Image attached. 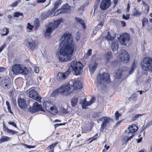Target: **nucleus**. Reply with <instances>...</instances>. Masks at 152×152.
Here are the masks:
<instances>
[{"instance_id": "20", "label": "nucleus", "mask_w": 152, "mask_h": 152, "mask_svg": "<svg viewBox=\"0 0 152 152\" xmlns=\"http://www.w3.org/2000/svg\"><path fill=\"white\" fill-rule=\"evenodd\" d=\"M95 100V97H92L89 102H88L86 101V99L85 98L82 102H80L82 104V107L84 109L86 108L87 106L91 105V104L94 103Z\"/></svg>"}, {"instance_id": "9", "label": "nucleus", "mask_w": 152, "mask_h": 152, "mask_svg": "<svg viewBox=\"0 0 152 152\" xmlns=\"http://www.w3.org/2000/svg\"><path fill=\"white\" fill-rule=\"evenodd\" d=\"M72 86L69 84H64L61 87L59 88L60 94L65 95H68L72 92Z\"/></svg>"}, {"instance_id": "21", "label": "nucleus", "mask_w": 152, "mask_h": 152, "mask_svg": "<svg viewBox=\"0 0 152 152\" xmlns=\"http://www.w3.org/2000/svg\"><path fill=\"white\" fill-rule=\"evenodd\" d=\"M26 46L28 48L33 50L35 49L36 45L34 41L31 38H29L26 44Z\"/></svg>"}, {"instance_id": "62", "label": "nucleus", "mask_w": 152, "mask_h": 152, "mask_svg": "<svg viewBox=\"0 0 152 152\" xmlns=\"http://www.w3.org/2000/svg\"><path fill=\"white\" fill-rule=\"evenodd\" d=\"M129 8H130L129 5V4L128 3L127 4V8L126 9V10L128 12L129 11Z\"/></svg>"}, {"instance_id": "23", "label": "nucleus", "mask_w": 152, "mask_h": 152, "mask_svg": "<svg viewBox=\"0 0 152 152\" xmlns=\"http://www.w3.org/2000/svg\"><path fill=\"white\" fill-rule=\"evenodd\" d=\"M98 66V64L96 61H92L89 66L90 71L93 72L94 71Z\"/></svg>"}, {"instance_id": "31", "label": "nucleus", "mask_w": 152, "mask_h": 152, "mask_svg": "<svg viewBox=\"0 0 152 152\" xmlns=\"http://www.w3.org/2000/svg\"><path fill=\"white\" fill-rule=\"evenodd\" d=\"M91 130L89 126H84L82 127V132L86 133L89 132Z\"/></svg>"}, {"instance_id": "6", "label": "nucleus", "mask_w": 152, "mask_h": 152, "mask_svg": "<svg viewBox=\"0 0 152 152\" xmlns=\"http://www.w3.org/2000/svg\"><path fill=\"white\" fill-rule=\"evenodd\" d=\"M109 75L106 73H104L101 75H98L97 79V85L98 87L101 84H105L110 82Z\"/></svg>"}, {"instance_id": "56", "label": "nucleus", "mask_w": 152, "mask_h": 152, "mask_svg": "<svg viewBox=\"0 0 152 152\" xmlns=\"http://www.w3.org/2000/svg\"><path fill=\"white\" fill-rule=\"evenodd\" d=\"M92 50L91 49L89 50L87 52V55L88 56H90L91 55Z\"/></svg>"}, {"instance_id": "2", "label": "nucleus", "mask_w": 152, "mask_h": 152, "mask_svg": "<svg viewBox=\"0 0 152 152\" xmlns=\"http://www.w3.org/2000/svg\"><path fill=\"white\" fill-rule=\"evenodd\" d=\"M63 22L62 19H58L54 20L49 24V27L47 28L45 32V36L47 39H49L51 33L53 31L57 28L59 24Z\"/></svg>"}, {"instance_id": "64", "label": "nucleus", "mask_w": 152, "mask_h": 152, "mask_svg": "<svg viewBox=\"0 0 152 152\" xmlns=\"http://www.w3.org/2000/svg\"><path fill=\"white\" fill-rule=\"evenodd\" d=\"M139 152H147L146 150H141L139 151Z\"/></svg>"}, {"instance_id": "30", "label": "nucleus", "mask_w": 152, "mask_h": 152, "mask_svg": "<svg viewBox=\"0 0 152 152\" xmlns=\"http://www.w3.org/2000/svg\"><path fill=\"white\" fill-rule=\"evenodd\" d=\"M10 138L6 136H3L0 139V143L3 142L8 141L10 140Z\"/></svg>"}, {"instance_id": "24", "label": "nucleus", "mask_w": 152, "mask_h": 152, "mask_svg": "<svg viewBox=\"0 0 152 152\" xmlns=\"http://www.w3.org/2000/svg\"><path fill=\"white\" fill-rule=\"evenodd\" d=\"M115 37V32L113 31L110 30L108 32L106 38L108 40H112L114 39Z\"/></svg>"}, {"instance_id": "47", "label": "nucleus", "mask_w": 152, "mask_h": 152, "mask_svg": "<svg viewBox=\"0 0 152 152\" xmlns=\"http://www.w3.org/2000/svg\"><path fill=\"white\" fill-rule=\"evenodd\" d=\"M147 20L146 18H143L142 20V23L143 26H144L145 25L147 24Z\"/></svg>"}, {"instance_id": "10", "label": "nucleus", "mask_w": 152, "mask_h": 152, "mask_svg": "<svg viewBox=\"0 0 152 152\" xmlns=\"http://www.w3.org/2000/svg\"><path fill=\"white\" fill-rule=\"evenodd\" d=\"M118 57L121 62L124 63H127L129 61L128 53L124 50H122L120 51Z\"/></svg>"}, {"instance_id": "54", "label": "nucleus", "mask_w": 152, "mask_h": 152, "mask_svg": "<svg viewBox=\"0 0 152 152\" xmlns=\"http://www.w3.org/2000/svg\"><path fill=\"white\" fill-rule=\"evenodd\" d=\"M56 143L52 144L51 145H50V146H48V148L50 149H52L54 148V147L56 145Z\"/></svg>"}, {"instance_id": "43", "label": "nucleus", "mask_w": 152, "mask_h": 152, "mask_svg": "<svg viewBox=\"0 0 152 152\" xmlns=\"http://www.w3.org/2000/svg\"><path fill=\"white\" fill-rule=\"evenodd\" d=\"M56 10H53V9L52 10H48L47 12L48 17L51 16L54 13Z\"/></svg>"}, {"instance_id": "61", "label": "nucleus", "mask_w": 152, "mask_h": 152, "mask_svg": "<svg viewBox=\"0 0 152 152\" xmlns=\"http://www.w3.org/2000/svg\"><path fill=\"white\" fill-rule=\"evenodd\" d=\"M134 97V95H132L130 97H129V100H132L133 99V98Z\"/></svg>"}, {"instance_id": "4", "label": "nucleus", "mask_w": 152, "mask_h": 152, "mask_svg": "<svg viewBox=\"0 0 152 152\" xmlns=\"http://www.w3.org/2000/svg\"><path fill=\"white\" fill-rule=\"evenodd\" d=\"M12 71L13 74L26 75L28 73V68L23 65L16 64L13 65L12 67Z\"/></svg>"}, {"instance_id": "36", "label": "nucleus", "mask_w": 152, "mask_h": 152, "mask_svg": "<svg viewBox=\"0 0 152 152\" xmlns=\"http://www.w3.org/2000/svg\"><path fill=\"white\" fill-rule=\"evenodd\" d=\"M60 111L64 114L67 113L69 112L67 110V108H65L63 107H61L60 109Z\"/></svg>"}, {"instance_id": "46", "label": "nucleus", "mask_w": 152, "mask_h": 152, "mask_svg": "<svg viewBox=\"0 0 152 152\" xmlns=\"http://www.w3.org/2000/svg\"><path fill=\"white\" fill-rule=\"evenodd\" d=\"M122 18L123 19L126 20H128L129 18V15L126 14V15H123Z\"/></svg>"}, {"instance_id": "55", "label": "nucleus", "mask_w": 152, "mask_h": 152, "mask_svg": "<svg viewBox=\"0 0 152 152\" xmlns=\"http://www.w3.org/2000/svg\"><path fill=\"white\" fill-rule=\"evenodd\" d=\"M8 124L11 125H12L14 126L15 127H17V125L16 124H15V122H8Z\"/></svg>"}, {"instance_id": "17", "label": "nucleus", "mask_w": 152, "mask_h": 152, "mask_svg": "<svg viewBox=\"0 0 152 152\" xmlns=\"http://www.w3.org/2000/svg\"><path fill=\"white\" fill-rule=\"evenodd\" d=\"M110 120V118L106 116L103 117L100 119V121L102 122L100 129L101 131H103L106 128L107 124L109 123Z\"/></svg>"}, {"instance_id": "29", "label": "nucleus", "mask_w": 152, "mask_h": 152, "mask_svg": "<svg viewBox=\"0 0 152 152\" xmlns=\"http://www.w3.org/2000/svg\"><path fill=\"white\" fill-rule=\"evenodd\" d=\"M75 20L77 22L80 23L82 25L84 29L86 28V26L84 23V21L81 19L79 18H76Z\"/></svg>"}, {"instance_id": "12", "label": "nucleus", "mask_w": 152, "mask_h": 152, "mask_svg": "<svg viewBox=\"0 0 152 152\" xmlns=\"http://www.w3.org/2000/svg\"><path fill=\"white\" fill-rule=\"evenodd\" d=\"M70 11V7L67 4H66L62 6L61 9H59L56 11L54 13V15L56 16L59 14L69 13Z\"/></svg>"}, {"instance_id": "5", "label": "nucleus", "mask_w": 152, "mask_h": 152, "mask_svg": "<svg viewBox=\"0 0 152 152\" xmlns=\"http://www.w3.org/2000/svg\"><path fill=\"white\" fill-rule=\"evenodd\" d=\"M83 65L80 62H77L75 60L73 61L70 64L69 70H72L75 75H77L80 74L82 72Z\"/></svg>"}, {"instance_id": "27", "label": "nucleus", "mask_w": 152, "mask_h": 152, "mask_svg": "<svg viewBox=\"0 0 152 152\" xmlns=\"http://www.w3.org/2000/svg\"><path fill=\"white\" fill-rule=\"evenodd\" d=\"M78 101V97L77 96H75L72 98L71 100V106L72 107L75 106L77 104Z\"/></svg>"}, {"instance_id": "45", "label": "nucleus", "mask_w": 152, "mask_h": 152, "mask_svg": "<svg viewBox=\"0 0 152 152\" xmlns=\"http://www.w3.org/2000/svg\"><path fill=\"white\" fill-rule=\"evenodd\" d=\"M23 145L25 146L26 148H33L35 147L34 146L28 145L25 144H23Z\"/></svg>"}, {"instance_id": "38", "label": "nucleus", "mask_w": 152, "mask_h": 152, "mask_svg": "<svg viewBox=\"0 0 152 152\" xmlns=\"http://www.w3.org/2000/svg\"><path fill=\"white\" fill-rule=\"evenodd\" d=\"M41 18L43 19H45L48 17L47 12H43L41 16Z\"/></svg>"}, {"instance_id": "63", "label": "nucleus", "mask_w": 152, "mask_h": 152, "mask_svg": "<svg viewBox=\"0 0 152 152\" xmlns=\"http://www.w3.org/2000/svg\"><path fill=\"white\" fill-rule=\"evenodd\" d=\"M104 147L107 150L109 148L110 146L109 145L107 146L106 145H105L104 146Z\"/></svg>"}, {"instance_id": "15", "label": "nucleus", "mask_w": 152, "mask_h": 152, "mask_svg": "<svg viewBox=\"0 0 152 152\" xmlns=\"http://www.w3.org/2000/svg\"><path fill=\"white\" fill-rule=\"evenodd\" d=\"M29 110L32 113H34L39 111H41L42 112L45 111L41 105L39 104L37 102H35L33 104V106L29 108Z\"/></svg>"}, {"instance_id": "3", "label": "nucleus", "mask_w": 152, "mask_h": 152, "mask_svg": "<svg viewBox=\"0 0 152 152\" xmlns=\"http://www.w3.org/2000/svg\"><path fill=\"white\" fill-rule=\"evenodd\" d=\"M152 60L148 57H145L143 59L141 62V67L142 70L145 71L144 74H147L151 73L152 72Z\"/></svg>"}, {"instance_id": "44", "label": "nucleus", "mask_w": 152, "mask_h": 152, "mask_svg": "<svg viewBox=\"0 0 152 152\" xmlns=\"http://www.w3.org/2000/svg\"><path fill=\"white\" fill-rule=\"evenodd\" d=\"M34 28V27L33 25H31L30 23H28L27 27V29H29L30 30H32Z\"/></svg>"}, {"instance_id": "7", "label": "nucleus", "mask_w": 152, "mask_h": 152, "mask_svg": "<svg viewBox=\"0 0 152 152\" xmlns=\"http://www.w3.org/2000/svg\"><path fill=\"white\" fill-rule=\"evenodd\" d=\"M43 106L44 108L51 114L55 115L58 112V110L56 106L50 102L46 101L44 102L43 103Z\"/></svg>"}, {"instance_id": "41", "label": "nucleus", "mask_w": 152, "mask_h": 152, "mask_svg": "<svg viewBox=\"0 0 152 152\" xmlns=\"http://www.w3.org/2000/svg\"><path fill=\"white\" fill-rule=\"evenodd\" d=\"M6 132L8 133H10L12 134H14L16 133V132L12 130L9 129L8 128H7V130Z\"/></svg>"}, {"instance_id": "25", "label": "nucleus", "mask_w": 152, "mask_h": 152, "mask_svg": "<svg viewBox=\"0 0 152 152\" xmlns=\"http://www.w3.org/2000/svg\"><path fill=\"white\" fill-rule=\"evenodd\" d=\"M113 54L110 51H109L104 54V58L106 63H108L112 57Z\"/></svg>"}, {"instance_id": "13", "label": "nucleus", "mask_w": 152, "mask_h": 152, "mask_svg": "<svg viewBox=\"0 0 152 152\" xmlns=\"http://www.w3.org/2000/svg\"><path fill=\"white\" fill-rule=\"evenodd\" d=\"M129 35L127 33H124L121 35L119 38V42L122 45H126L130 40Z\"/></svg>"}, {"instance_id": "60", "label": "nucleus", "mask_w": 152, "mask_h": 152, "mask_svg": "<svg viewBox=\"0 0 152 152\" xmlns=\"http://www.w3.org/2000/svg\"><path fill=\"white\" fill-rule=\"evenodd\" d=\"M121 23L122 26L124 27L126 26V23L124 22L121 21Z\"/></svg>"}, {"instance_id": "57", "label": "nucleus", "mask_w": 152, "mask_h": 152, "mask_svg": "<svg viewBox=\"0 0 152 152\" xmlns=\"http://www.w3.org/2000/svg\"><path fill=\"white\" fill-rule=\"evenodd\" d=\"M18 3V2L16 1L13 3L11 5V6L13 7H15L16 6Z\"/></svg>"}, {"instance_id": "33", "label": "nucleus", "mask_w": 152, "mask_h": 152, "mask_svg": "<svg viewBox=\"0 0 152 152\" xmlns=\"http://www.w3.org/2000/svg\"><path fill=\"white\" fill-rule=\"evenodd\" d=\"M141 14L142 12L141 11H139L135 9L134 10L132 15L133 16L138 17V16L140 15Z\"/></svg>"}, {"instance_id": "39", "label": "nucleus", "mask_w": 152, "mask_h": 152, "mask_svg": "<svg viewBox=\"0 0 152 152\" xmlns=\"http://www.w3.org/2000/svg\"><path fill=\"white\" fill-rule=\"evenodd\" d=\"M115 119L117 121L119 119V118L121 116V114L119 113L118 111H116L115 114Z\"/></svg>"}, {"instance_id": "53", "label": "nucleus", "mask_w": 152, "mask_h": 152, "mask_svg": "<svg viewBox=\"0 0 152 152\" xmlns=\"http://www.w3.org/2000/svg\"><path fill=\"white\" fill-rule=\"evenodd\" d=\"M6 45V44L5 43H4L3 45L1 46L0 47V51L1 52L2 50L4 48Z\"/></svg>"}, {"instance_id": "26", "label": "nucleus", "mask_w": 152, "mask_h": 152, "mask_svg": "<svg viewBox=\"0 0 152 152\" xmlns=\"http://www.w3.org/2000/svg\"><path fill=\"white\" fill-rule=\"evenodd\" d=\"M123 73V70L122 69H119L117 70L115 73V77L116 79L121 78Z\"/></svg>"}, {"instance_id": "35", "label": "nucleus", "mask_w": 152, "mask_h": 152, "mask_svg": "<svg viewBox=\"0 0 152 152\" xmlns=\"http://www.w3.org/2000/svg\"><path fill=\"white\" fill-rule=\"evenodd\" d=\"M58 94H60V91L59 88H58L52 93L51 94V96L55 97L58 95Z\"/></svg>"}, {"instance_id": "16", "label": "nucleus", "mask_w": 152, "mask_h": 152, "mask_svg": "<svg viewBox=\"0 0 152 152\" xmlns=\"http://www.w3.org/2000/svg\"><path fill=\"white\" fill-rule=\"evenodd\" d=\"M111 4L110 0H102L100 7L101 9L102 10H105L108 9Z\"/></svg>"}, {"instance_id": "28", "label": "nucleus", "mask_w": 152, "mask_h": 152, "mask_svg": "<svg viewBox=\"0 0 152 152\" xmlns=\"http://www.w3.org/2000/svg\"><path fill=\"white\" fill-rule=\"evenodd\" d=\"M112 50L113 51H116L118 48V43L116 41L113 42L111 46Z\"/></svg>"}, {"instance_id": "48", "label": "nucleus", "mask_w": 152, "mask_h": 152, "mask_svg": "<svg viewBox=\"0 0 152 152\" xmlns=\"http://www.w3.org/2000/svg\"><path fill=\"white\" fill-rule=\"evenodd\" d=\"M143 5L145 7V9L147 12V13L149 12V6L145 4H143Z\"/></svg>"}, {"instance_id": "40", "label": "nucleus", "mask_w": 152, "mask_h": 152, "mask_svg": "<svg viewBox=\"0 0 152 152\" xmlns=\"http://www.w3.org/2000/svg\"><path fill=\"white\" fill-rule=\"evenodd\" d=\"M142 116V115L140 114H136L134 116H133L132 118V121H134L136 120L138 117Z\"/></svg>"}, {"instance_id": "32", "label": "nucleus", "mask_w": 152, "mask_h": 152, "mask_svg": "<svg viewBox=\"0 0 152 152\" xmlns=\"http://www.w3.org/2000/svg\"><path fill=\"white\" fill-rule=\"evenodd\" d=\"M62 3V0H59L55 3L53 10H56Z\"/></svg>"}, {"instance_id": "1", "label": "nucleus", "mask_w": 152, "mask_h": 152, "mask_svg": "<svg viewBox=\"0 0 152 152\" xmlns=\"http://www.w3.org/2000/svg\"><path fill=\"white\" fill-rule=\"evenodd\" d=\"M77 48L71 34L66 33L61 36L56 56L58 61L66 62L70 60Z\"/></svg>"}, {"instance_id": "49", "label": "nucleus", "mask_w": 152, "mask_h": 152, "mask_svg": "<svg viewBox=\"0 0 152 152\" xmlns=\"http://www.w3.org/2000/svg\"><path fill=\"white\" fill-rule=\"evenodd\" d=\"M103 25V23L102 22H101L96 26V28L98 29H100L102 27Z\"/></svg>"}, {"instance_id": "50", "label": "nucleus", "mask_w": 152, "mask_h": 152, "mask_svg": "<svg viewBox=\"0 0 152 152\" xmlns=\"http://www.w3.org/2000/svg\"><path fill=\"white\" fill-rule=\"evenodd\" d=\"M34 71L36 73H38L39 71V68L37 67H35L34 68Z\"/></svg>"}, {"instance_id": "19", "label": "nucleus", "mask_w": 152, "mask_h": 152, "mask_svg": "<svg viewBox=\"0 0 152 152\" xmlns=\"http://www.w3.org/2000/svg\"><path fill=\"white\" fill-rule=\"evenodd\" d=\"M71 71L68 69L64 72H60L57 74V78L58 80H63L66 79L69 74Z\"/></svg>"}, {"instance_id": "34", "label": "nucleus", "mask_w": 152, "mask_h": 152, "mask_svg": "<svg viewBox=\"0 0 152 152\" xmlns=\"http://www.w3.org/2000/svg\"><path fill=\"white\" fill-rule=\"evenodd\" d=\"M9 29L7 28H4L3 30V33L1 34L2 36H6L9 33Z\"/></svg>"}, {"instance_id": "8", "label": "nucleus", "mask_w": 152, "mask_h": 152, "mask_svg": "<svg viewBox=\"0 0 152 152\" xmlns=\"http://www.w3.org/2000/svg\"><path fill=\"white\" fill-rule=\"evenodd\" d=\"M138 129L137 126L135 124H132L129 126L128 129L129 131L128 133V134L123 139L125 143H127L129 140L132 138L134 135L133 133L135 132Z\"/></svg>"}, {"instance_id": "42", "label": "nucleus", "mask_w": 152, "mask_h": 152, "mask_svg": "<svg viewBox=\"0 0 152 152\" xmlns=\"http://www.w3.org/2000/svg\"><path fill=\"white\" fill-rule=\"evenodd\" d=\"M23 14L22 13L19 12H16L14 13V17L18 18L20 16H22Z\"/></svg>"}, {"instance_id": "37", "label": "nucleus", "mask_w": 152, "mask_h": 152, "mask_svg": "<svg viewBox=\"0 0 152 152\" xmlns=\"http://www.w3.org/2000/svg\"><path fill=\"white\" fill-rule=\"evenodd\" d=\"M136 64L134 63H133L132 66V67L130 69V71L129 72V75H130V74H131V73L132 72H133L134 70L136 68Z\"/></svg>"}, {"instance_id": "18", "label": "nucleus", "mask_w": 152, "mask_h": 152, "mask_svg": "<svg viewBox=\"0 0 152 152\" xmlns=\"http://www.w3.org/2000/svg\"><path fill=\"white\" fill-rule=\"evenodd\" d=\"M11 81L10 78H6L3 79L1 83L0 86L5 89L10 88L11 86Z\"/></svg>"}, {"instance_id": "51", "label": "nucleus", "mask_w": 152, "mask_h": 152, "mask_svg": "<svg viewBox=\"0 0 152 152\" xmlns=\"http://www.w3.org/2000/svg\"><path fill=\"white\" fill-rule=\"evenodd\" d=\"M6 70V69L5 68L1 67H0V73L4 72Z\"/></svg>"}, {"instance_id": "59", "label": "nucleus", "mask_w": 152, "mask_h": 152, "mask_svg": "<svg viewBox=\"0 0 152 152\" xmlns=\"http://www.w3.org/2000/svg\"><path fill=\"white\" fill-rule=\"evenodd\" d=\"M7 109H8V111L10 113H12V114H13V112L11 110V107H10V106L8 107H7Z\"/></svg>"}, {"instance_id": "14", "label": "nucleus", "mask_w": 152, "mask_h": 152, "mask_svg": "<svg viewBox=\"0 0 152 152\" xmlns=\"http://www.w3.org/2000/svg\"><path fill=\"white\" fill-rule=\"evenodd\" d=\"M29 96L39 102H40L42 99V98L39 96L37 91L31 88L29 89Z\"/></svg>"}, {"instance_id": "52", "label": "nucleus", "mask_w": 152, "mask_h": 152, "mask_svg": "<svg viewBox=\"0 0 152 152\" xmlns=\"http://www.w3.org/2000/svg\"><path fill=\"white\" fill-rule=\"evenodd\" d=\"M152 121H149L148 122H147V124L146 125V127H149L150 126H151L152 125Z\"/></svg>"}, {"instance_id": "11", "label": "nucleus", "mask_w": 152, "mask_h": 152, "mask_svg": "<svg viewBox=\"0 0 152 152\" xmlns=\"http://www.w3.org/2000/svg\"><path fill=\"white\" fill-rule=\"evenodd\" d=\"M69 84L72 86V89H73V87L75 89L79 90L82 87V82L76 79L71 80L69 81Z\"/></svg>"}, {"instance_id": "58", "label": "nucleus", "mask_w": 152, "mask_h": 152, "mask_svg": "<svg viewBox=\"0 0 152 152\" xmlns=\"http://www.w3.org/2000/svg\"><path fill=\"white\" fill-rule=\"evenodd\" d=\"M46 1V0H37V2L38 3H44Z\"/></svg>"}, {"instance_id": "22", "label": "nucleus", "mask_w": 152, "mask_h": 152, "mask_svg": "<svg viewBox=\"0 0 152 152\" xmlns=\"http://www.w3.org/2000/svg\"><path fill=\"white\" fill-rule=\"evenodd\" d=\"M18 103L19 107L21 109H23L26 106V100L24 98L20 97L18 100Z\"/></svg>"}]
</instances>
